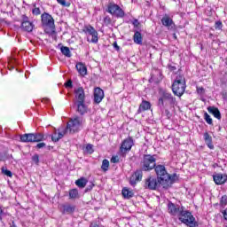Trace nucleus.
I'll return each mask as SVG.
<instances>
[{
    "label": "nucleus",
    "mask_w": 227,
    "mask_h": 227,
    "mask_svg": "<svg viewBox=\"0 0 227 227\" xmlns=\"http://www.w3.org/2000/svg\"><path fill=\"white\" fill-rule=\"evenodd\" d=\"M154 171L163 189H169V187L173 185L176 174L170 176L166 170V167L164 165H156L154 167Z\"/></svg>",
    "instance_id": "obj_1"
},
{
    "label": "nucleus",
    "mask_w": 227,
    "mask_h": 227,
    "mask_svg": "<svg viewBox=\"0 0 227 227\" xmlns=\"http://www.w3.org/2000/svg\"><path fill=\"white\" fill-rule=\"evenodd\" d=\"M185 88H187V85H185V77L177 75L172 84V91L174 95L179 98L182 97V95L185 93Z\"/></svg>",
    "instance_id": "obj_2"
},
{
    "label": "nucleus",
    "mask_w": 227,
    "mask_h": 227,
    "mask_svg": "<svg viewBox=\"0 0 227 227\" xmlns=\"http://www.w3.org/2000/svg\"><path fill=\"white\" fill-rule=\"evenodd\" d=\"M81 127H82V119L79 116H75L69 120L64 132L76 134V132L81 130Z\"/></svg>",
    "instance_id": "obj_3"
},
{
    "label": "nucleus",
    "mask_w": 227,
    "mask_h": 227,
    "mask_svg": "<svg viewBox=\"0 0 227 227\" xmlns=\"http://www.w3.org/2000/svg\"><path fill=\"white\" fill-rule=\"evenodd\" d=\"M157 155L144 154L141 161V168L143 171H152L157 166Z\"/></svg>",
    "instance_id": "obj_4"
},
{
    "label": "nucleus",
    "mask_w": 227,
    "mask_h": 227,
    "mask_svg": "<svg viewBox=\"0 0 227 227\" xmlns=\"http://www.w3.org/2000/svg\"><path fill=\"white\" fill-rule=\"evenodd\" d=\"M179 217V221L181 223H184V224H186V226L189 227H196L198 226V223H196V218L192 215V214L187 210H184V207L180 211L179 215H177Z\"/></svg>",
    "instance_id": "obj_5"
},
{
    "label": "nucleus",
    "mask_w": 227,
    "mask_h": 227,
    "mask_svg": "<svg viewBox=\"0 0 227 227\" xmlns=\"http://www.w3.org/2000/svg\"><path fill=\"white\" fill-rule=\"evenodd\" d=\"M22 143H40L43 141V134L42 133H26L20 136Z\"/></svg>",
    "instance_id": "obj_6"
},
{
    "label": "nucleus",
    "mask_w": 227,
    "mask_h": 227,
    "mask_svg": "<svg viewBox=\"0 0 227 227\" xmlns=\"http://www.w3.org/2000/svg\"><path fill=\"white\" fill-rule=\"evenodd\" d=\"M162 185L160 180L154 178L153 176H149L145 180L144 187L148 189L149 191H157L159 187Z\"/></svg>",
    "instance_id": "obj_7"
},
{
    "label": "nucleus",
    "mask_w": 227,
    "mask_h": 227,
    "mask_svg": "<svg viewBox=\"0 0 227 227\" xmlns=\"http://www.w3.org/2000/svg\"><path fill=\"white\" fill-rule=\"evenodd\" d=\"M107 12L111 15H114V17H118L120 19L125 17V12H123V9L116 4L110 3L107 6Z\"/></svg>",
    "instance_id": "obj_8"
},
{
    "label": "nucleus",
    "mask_w": 227,
    "mask_h": 227,
    "mask_svg": "<svg viewBox=\"0 0 227 227\" xmlns=\"http://www.w3.org/2000/svg\"><path fill=\"white\" fill-rule=\"evenodd\" d=\"M41 20L43 26L49 27L50 29H55L56 26L54 25V18L47 12H44L41 15Z\"/></svg>",
    "instance_id": "obj_9"
},
{
    "label": "nucleus",
    "mask_w": 227,
    "mask_h": 227,
    "mask_svg": "<svg viewBox=\"0 0 227 227\" xmlns=\"http://www.w3.org/2000/svg\"><path fill=\"white\" fill-rule=\"evenodd\" d=\"M132 146H134V140L132 139V137H128L124 139L120 147L121 153L125 155L127 152H130V150H132Z\"/></svg>",
    "instance_id": "obj_10"
},
{
    "label": "nucleus",
    "mask_w": 227,
    "mask_h": 227,
    "mask_svg": "<svg viewBox=\"0 0 227 227\" xmlns=\"http://www.w3.org/2000/svg\"><path fill=\"white\" fill-rule=\"evenodd\" d=\"M83 31L84 33H86V35H90V36H92L90 40L92 43H97L98 42V32L95 30V27H93L92 26H87L84 27Z\"/></svg>",
    "instance_id": "obj_11"
},
{
    "label": "nucleus",
    "mask_w": 227,
    "mask_h": 227,
    "mask_svg": "<svg viewBox=\"0 0 227 227\" xmlns=\"http://www.w3.org/2000/svg\"><path fill=\"white\" fill-rule=\"evenodd\" d=\"M161 24L168 29H175V22L169 18V15L165 14L161 19Z\"/></svg>",
    "instance_id": "obj_12"
},
{
    "label": "nucleus",
    "mask_w": 227,
    "mask_h": 227,
    "mask_svg": "<svg viewBox=\"0 0 227 227\" xmlns=\"http://www.w3.org/2000/svg\"><path fill=\"white\" fill-rule=\"evenodd\" d=\"M74 95L76 98V103L84 102L86 99V94L84 93V89L82 87H79L74 90Z\"/></svg>",
    "instance_id": "obj_13"
},
{
    "label": "nucleus",
    "mask_w": 227,
    "mask_h": 227,
    "mask_svg": "<svg viewBox=\"0 0 227 227\" xmlns=\"http://www.w3.org/2000/svg\"><path fill=\"white\" fill-rule=\"evenodd\" d=\"M104 100V90L98 87L94 90V102L100 104Z\"/></svg>",
    "instance_id": "obj_14"
},
{
    "label": "nucleus",
    "mask_w": 227,
    "mask_h": 227,
    "mask_svg": "<svg viewBox=\"0 0 227 227\" xmlns=\"http://www.w3.org/2000/svg\"><path fill=\"white\" fill-rule=\"evenodd\" d=\"M213 180L216 185H223L226 184L227 176L225 174H215L213 176Z\"/></svg>",
    "instance_id": "obj_15"
},
{
    "label": "nucleus",
    "mask_w": 227,
    "mask_h": 227,
    "mask_svg": "<svg viewBox=\"0 0 227 227\" xmlns=\"http://www.w3.org/2000/svg\"><path fill=\"white\" fill-rule=\"evenodd\" d=\"M168 208L169 214H171L172 215H179L184 207H177L176 205H175L173 202H168Z\"/></svg>",
    "instance_id": "obj_16"
},
{
    "label": "nucleus",
    "mask_w": 227,
    "mask_h": 227,
    "mask_svg": "<svg viewBox=\"0 0 227 227\" xmlns=\"http://www.w3.org/2000/svg\"><path fill=\"white\" fill-rule=\"evenodd\" d=\"M163 95V98L164 100H168V104L170 106H173V107H175V106H176L178 103L176 102V98L173 97V94L169 93V92H166L164 91L162 93Z\"/></svg>",
    "instance_id": "obj_17"
},
{
    "label": "nucleus",
    "mask_w": 227,
    "mask_h": 227,
    "mask_svg": "<svg viewBox=\"0 0 227 227\" xmlns=\"http://www.w3.org/2000/svg\"><path fill=\"white\" fill-rule=\"evenodd\" d=\"M33 27H35V25L29 20H23L21 23V28L23 31H27V33H31Z\"/></svg>",
    "instance_id": "obj_18"
},
{
    "label": "nucleus",
    "mask_w": 227,
    "mask_h": 227,
    "mask_svg": "<svg viewBox=\"0 0 227 227\" xmlns=\"http://www.w3.org/2000/svg\"><path fill=\"white\" fill-rule=\"evenodd\" d=\"M76 70L82 77H84V75H87L88 74V68L86 67V65L82 64V62L76 64Z\"/></svg>",
    "instance_id": "obj_19"
},
{
    "label": "nucleus",
    "mask_w": 227,
    "mask_h": 227,
    "mask_svg": "<svg viewBox=\"0 0 227 227\" xmlns=\"http://www.w3.org/2000/svg\"><path fill=\"white\" fill-rule=\"evenodd\" d=\"M75 104L77 106V113H79V114L83 116V114H86V113H88V106H86L84 102H79Z\"/></svg>",
    "instance_id": "obj_20"
},
{
    "label": "nucleus",
    "mask_w": 227,
    "mask_h": 227,
    "mask_svg": "<svg viewBox=\"0 0 227 227\" xmlns=\"http://www.w3.org/2000/svg\"><path fill=\"white\" fill-rule=\"evenodd\" d=\"M207 111L210 114H213L215 118H216L217 120H221L222 116H221V112L219 111V108L215 106H208Z\"/></svg>",
    "instance_id": "obj_21"
},
{
    "label": "nucleus",
    "mask_w": 227,
    "mask_h": 227,
    "mask_svg": "<svg viewBox=\"0 0 227 227\" xmlns=\"http://www.w3.org/2000/svg\"><path fill=\"white\" fill-rule=\"evenodd\" d=\"M150 107H152V105L150 104V102H148L146 100H143L139 106L138 110H137V114H141V113H143V111H148V109H150Z\"/></svg>",
    "instance_id": "obj_22"
},
{
    "label": "nucleus",
    "mask_w": 227,
    "mask_h": 227,
    "mask_svg": "<svg viewBox=\"0 0 227 227\" xmlns=\"http://www.w3.org/2000/svg\"><path fill=\"white\" fill-rule=\"evenodd\" d=\"M62 214H74L75 212V206L70 205V204H66L62 206Z\"/></svg>",
    "instance_id": "obj_23"
},
{
    "label": "nucleus",
    "mask_w": 227,
    "mask_h": 227,
    "mask_svg": "<svg viewBox=\"0 0 227 227\" xmlns=\"http://www.w3.org/2000/svg\"><path fill=\"white\" fill-rule=\"evenodd\" d=\"M204 141L206 145L210 148V150H214V145L212 144V137L208 134V132L204 133Z\"/></svg>",
    "instance_id": "obj_24"
},
{
    "label": "nucleus",
    "mask_w": 227,
    "mask_h": 227,
    "mask_svg": "<svg viewBox=\"0 0 227 227\" xmlns=\"http://www.w3.org/2000/svg\"><path fill=\"white\" fill-rule=\"evenodd\" d=\"M133 40L137 45H143V35L139 31L135 32Z\"/></svg>",
    "instance_id": "obj_25"
},
{
    "label": "nucleus",
    "mask_w": 227,
    "mask_h": 227,
    "mask_svg": "<svg viewBox=\"0 0 227 227\" xmlns=\"http://www.w3.org/2000/svg\"><path fill=\"white\" fill-rule=\"evenodd\" d=\"M86 184H88V179H86V177H81L75 181V185L80 189H84V187H86Z\"/></svg>",
    "instance_id": "obj_26"
},
{
    "label": "nucleus",
    "mask_w": 227,
    "mask_h": 227,
    "mask_svg": "<svg viewBox=\"0 0 227 227\" xmlns=\"http://www.w3.org/2000/svg\"><path fill=\"white\" fill-rule=\"evenodd\" d=\"M122 196L126 198V200H130V198H134V192L129 190L128 188L122 189Z\"/></svg>",
    "instance_id": "obj_27"
},
{
    "label": "nucleus",
    "mask_w": 227,
    "mask_h": 227,
    "mask_svg": "<svg viewBox=\"0 0 227 227\" xmlns=\"http://www.w3.org/2000/svg\"><path fill=\"white\" fill-rule=\"evenodd\" d=\"M66 134H68V132H65V129L63 131H59V133H57L58 137H51V141H53V143H58L59 139H63Z\"/></svg>",
    "instance_id": "obj_28"
},
{
    "label": "nucleus",
    "mask_w": 227,
    "mask_h": 227,
    "mask_svg": "<svg viewBox=\"0 0 227 227\" xmlns=\"http://www.w3.org/2000/svg\"><path fill=\"white\" fill-rule=\"evenodd\" d=\"M60 51L64 56H66V58H72V51H70V48L67 46H61Z\"/></svg>",
    "instance_id": "obj_29"
},
{
    "label": "nucleus",
    "mask_w": 227,
    "mask_h": 227,
    "mask_svg": "<svg viewBox=\"0 0 227 227\" xmlns=\"http://www.w3.org/2000/svg\"><path fill=\"white\" fill-rule=\"evenodd\" d=\"M143 171L145 170L141 168L140 169H137L132 176H134L137 182H141V180H143Z\"/></svg>",
    "instance_id": "obj_30"
},
{
    "label": "nucleus",
    "mask_w": 227,
    "mask_h": 227,
    "mask_svg": "<svg viewBox=\"0 0 227 227\" xmlns=\"http://www.w3.org/2000/svg\"><path fill=\"white\" fill-rule=\"evenodd\" d=\"M79 198V191L77 189H72L69 191V199L76 200Z\"/></svg>",
    "instance_id": "obj_31"
},
{
    "label": "nucleus",
    "mask_w": 227,
    "mask_h": 227,
    "mask_svg": "<svg viewBox=\"0 0 227 227\" xmlns=\"http://www.w3.org/2000/svg\"><path fill=\"white\" fill-rule=\"evenodd\" d=\"M204 120L207 125H214V121L207 112L204 113Z\"/></svg>",
    "instance_id": "obj_32"
},
{
    "label": "nucleus",
    "mask_w": 227,
    "mask_h": 227,
    "mask_svg": "<svg viewBox=\"0 0 227 227\" xmlns=\"http://www.w3.org/2000/svg\"><path fill=\"white\" fill-rule=\"evenodd\" d=\"M101 169L106 173V171L109 170V161L107 160H103Z\"/></svg>",
    "instance_id": "obj_33"
},
{
    "label": "nucleus",
    "mask_w": 227,
    "mask_h": 227,
    "mask_svg": "<svg viewBox=\"0 0 227 227\" xmlns=\"http://www.w3.org/2000/svg\"><path fill=\"white\" fill-rule=\"evenodd\" d=\"M3 175H5V176H9L10 178H12V176H13V173H12V171L8 170L6 168L3 167L1 169Z\"/></svg>",
    "instance_id": "obj_34"
},
{
    "label": "nucleus",
    "mask_w": 227,
    "mask_h": 227,
    "mask_svg": "<svg viewBox=\"0 0 227 227\" xmlns=\"http://www.w3.org/2000/svg\"><path fill=\"white\" fill-rule=\"evenodd\" d=\"M220 205H221L222 207H226V205H227V196H226V195H223V196L221 198Z\"/></svg>",
    "instance_id": "obj_35"
},
{
    "label": "nucleus",
    "mask_w": 227,
    "mask_h": 227,
    "mask_svg": "<svg viewBox=\"0 0 227 227\" xmlns=\"http://www.w3.org/2000/svg\"><path fill=\"white\" fill-rule=\"evenodd\" d=\"M137 179L135 178L134 176H131L130 179H129V184L130 185H132L133 187L136 185V184H137Z\"/></svg>",
    "instance_id": "obj_36"
},
{
    "label": "nucleus",
    "mask_w": 227,
    "mask_h": 227,
    "mask_svg": "<svg viewBox=\"0 0 227 227\" xmlns=\"http://www.w3.org/2000/svg\"><path fill=\"white\" fill-rule=\"evenodd\" d=\"M164 100L166 99H164V96L162 95L158 100V106L160 107H164Z\"/></svg>",
    "instance_id": "obj_37"
},
{
    "label": "nucleus",
    "mask_w": 227,
    "mask_h": 227,
    "mask_svg": "<svg viewBox=\"0 0 227 227\" xmlns=\"http://www.w3.org/2000/svg\"><path fill=\"white\" fill-rule=\"evenodd\" d=\"M215 29H223V22L222 21H216L215 23Z\"/></svg>",
    "instance_id": "obj_38"
},
{
    "label": "nucleus",
    "mask_w": 227,
    "mask_h": 227,
    "mask_svg": "<svg viewBox=\"0 0 227 227\" xmlns=\"http://www.w3.org/2000/svg\"><path fill=\"white\" fill-rule=\"evenodd\" d=\"M86 152H88V153H93V145H87L86 146Z\"/></svg>",
    "instance_id": "obj_39"
},
{
    "label": "nucleus",
    "mask_w": 227,
    "mask_h": 227,
    "mask_svg": "<svg viewBox=\"0 0 227 227\" xmlns=\"http://www.w3.org/2000/svg\"><path fill=\"white\" fill-rule=\"evenodd\" d=\"M32 160L33 162H35V164H38L40 162V158L38 156V154H35L33 157H32Z\"/></svg>",
    "instance_id": "obj_40"
},
{
    "label": "nucleus",
    "mask_w": 227,
    "mask_h": 227,
    "mask_svg": "<svg viewBox=\"0 0 227 227\" xmlns=\"http://www.w3.org/2000/svg\"><path fill=\"white\" fill-rule=\"evenodd\" d=\"M32 13H33L34 15H40V13H42V12L40 11V8L35 7V8H34V9L32 10Z\"/></svg>",
    "instance_id": "obj_41"
},
{
    "label": "nucleus",
    "mask_w": 227,
    "mask_h": 227,
    "mask_svg": "<svg viewBox=\"0 0 227 227\" xmlns=\"http://www.w3.org/2000/svg\"><path fill=\"white\" fill-rule=\"evenodd\" d=\"M57 3H59V4H61L62 6H70V4H67L65 0H57Z\"/></svg>",
    "instance_id": "obj_42"
},
{
    "label": "nucleus",
    "mask_w": 227,
    "mask_h": 227,
    "mask_svg": "<svg viewBox=\"0 0 227 227\" xmlns=\"http://www.w3.org/2000/svg\"><path fill=\"white\" fill-rule=\"evenodd\" d=\"M111 162H113L114 164H117V162H120V158L118 156H113L111 158Z\"/></svg>",
    "instance_id": "obj_43"
},
{
    "label": "nucleus",
    "mask_w": 227,
    "mask_h": 227,
    "mask_svg": "<svg viewBox=\"0 0 227 227\" xmlns=\"http://www.w3.org/2000/svg\"><path fill=\"white\" fill-rule=\"evenodd\" d=\"M104 23L106 25V26H109V24H111V18L109 16H106L104 18Z\"/></svg>",
    "instance_id": "obj_44"
},
{
    "label": "nucleus",
    "mask_w": 227,
    "mask_h": 227,
    "mask_svg": "<svg viewBox=\"0 0 227 227\" xmlns=\"http://www.w3.org/2000/svg\"><path fill=\"white\" fill-rule=\"evenodd\" d=\"M197 93L199 95H203V93H205V89H203V87H197Z\"/></svg>",
    "instance_id": "obj_45"
},
{
    "label": "nucleus",
    "mask_w": 227,
    "mask_h": 227,
    "mask_svg": "<svg viewBox=\"0 0 227 227\" xmlns=\"http://www.w3.org/2000/svg\"><path fill=\"white\" fill-rule=\"evenodd\" d=\"M93 187H95V184L93 183H90V184L88 185L87 188L85 189V192H90V191H91Z\"/></svg>",
    "instance_id": "obj_46"
},
{
    "label": "nucleus",
    "mask_w": 227,
    "mask_h": 227,
    "mask_svg": "<svg viewBox=\"0 0 227 227\" xmlns=\"http://www.w3.org/2000/svg\"><path fill=\"white\" fill-rule=\"evenodd\" d=\"M66 88H73V84H72V80H68L66 83H65Z\"/></svg>",
    "instance_id": "obj_47"
},
{
    "label": "nucleus",
    "mask_w": 227,
    "mask_h": 227,
    "mask_svg": "<svg viewBox=\"0 0 227 227\" xmlns=\"http://www.w3.org/2000/svg\"><path fill=\"white\" fill-rule=\"evenodd\" d=\"M36 148H45V143L42 142L36 145Z\"/></svg>",
    "instance_id": "obj_48"
},
{
    "label": "nucleus",
    "mask_w": 227,
    "mask_h": 227,
    "mask_svg": "<svg viewBox=\"0 0 227 227\" xmlns=\"http://www.w3.org/2000/svg\"><path fill=\"white\" fill-rule=\"evenodd\" d=\"M222 215L223 216V219H225V221H227V208L224 209L223 211H222Z\"/></svg>",
    "instance_id": "obj_49"
},
{
    "label": "nucleus",
    "mask_w": 227,
    "mask_h": 227,
    "mask_svg": "<svg viewBox=\"0 0 227 227\" xmlns=\"http://www.w3.org/2000/svg\"><path fill=\"white\" fill-rule=\"evenodd\" d=\"M132 24H133V26H134L135 27H137V26H139V20H134L132 21Z\"/></svg>",
    "instance_id": "obj_50"
},
{
    "label": "nucleus",
    "mask_w": 227,
    "mask_h": 227,
    "mask_svg": "<svg viewBox=\"0 0 227 227\" xmlns=\"http://www.w3.org/2000/svg\"><path fill=\"white\" fill-rule=\"evenodd\" d=\"M165 114L167 118H169V116H171V113H169V110H165Z\"/></svg>",
    "instance_id": "obj_51"
},
{
    "label": "nucleus",
    "mask_w": 227,
    "mask_h": 227,
    "mask_svg": "<svg viewBox=\"0 0 227 227\" xmlns=\"http://www.w3.org/2000/svg\"><path fill=\"white\" fill-rule=\"evenodd\" d=\"M114 47L116 49V51H120V46H118L117 43H114Z\"/></svg>",
    "instance_id": "obj_52"
},
{
    "label": "nucleus",
    "mask_w": 227,
    "mask_h": 227,
    "mask_svg": "<svg viewBox=\"0 0 227 227\" xmlns=\"http://www.w3.org/2000/svg\"><path fill=\"white\" fill-rule=\"evenodd\" d=\"M169 68H170V70H172V71L176 70V67H175V66H170Z\"/></svg>",
    "instance_id": "obj_53"
},
{
    "label": "nucleus",
    "mask_w": 227,
    "mask_h": 227,
    "mask_svg": "<svg viewBox=\"0 0 227 227\" xmlns=\"http://www.w3.org/2000/svg\"><path fill=\"white\" fill-rule=\"evenodd\" d=\"M23 20H29V18H27L26 15H23Z\"/></svg>",
    "instance_id": "obj_54"
},
{
    "label": "nucleus",
    "mask_w": 227,
    "mask_h": 227,
    "mask_svg": "<svg viewBox=\"0 0 227 227\" xmlns=\"http://www.w3.org/2000/svg\"><path fill=\"white\" fill-rule=\"evenodd\" d=\"M90 227H98V224H97V223H95V224L91 223V224L90 225Z\"/></svg>",
    "instance_id": "obj_55"
},
{
    "label": "nucleus",
    "mask_w": 227,
    "mask_h": 227,
    "mask_svg": "<svg viewBox=\"0 0 227 227\" xmlns=\"http://www.w3.org/2000/svg\"><path fill=\"white\" fill-rule=\"evenodd\" d=\"M51 137H58V132H54V135L53 136H51Z\"/></svg>",
    "instance_id": "obj_56"
},
{
    "label": "nucleus",
    "mask_w": 227,
    "mask_h": 227,
    "mask_svg": "<svg viewBox=\"0 0 227 227\" xmlns=\"http://www.w3.org/2000/svg\"><path fill=\"white\" fill-rule=\"evenodd\" d=\"M222 95H223V98H226V93L225 92H223Z\"/></svg>",
    "instance_id": "obj_57"
},
{
    "label": "nucleus",
    "mask_w": 227,
    "mask_h": 227,
    "mask_svg": "<svg viewBox=\"0 0 227 227\" xmlns=\"http://www.w3.org/2000/svg\"><path fill=\"white\" fill-rule=\"evenodd\" d=\"M10 227H17V225L15 224V223H12V224Z\"/></svg>",
    "instance_id": "obj_58"
},
{
    "label": "nucleus",
    "mask_w": 227,
    "mask_h": 227,
    "mask_svg": "<svg viewBox=\"0 0 227 227\" xmlns=\"http://www.w3.org/2000/svg\"><path fill=\"white\" fill-rule=\"evenodd\" d=\"M160 75H162V73L160 71H157Z\"/></svg>",
    "instance_id": "obj_59"
},
{
    "label": "nucleus",
    "mask_w": 227,
    "mask_h": 227,
    "mask_svg": "<svg viewBox=\"0 0 227 227\" xmlns=\"http://www.w3.org/2000/svg\"><path fill=\"white\" fill-rule=\"evenodd\" d=\"M173 36H174V38H176V34H174V35H173Z\"/></svg>",
    "instance_id": "obj_60"
},
{
    "label": "nucleus",
    "mask_w": 227,
    "mask_h": 227,
    "mask_svg": "<svg viewBox=\"0 0 227 227\" xmlns=\"http://www.w3.org/2000/svg\"><path fill=\"white\" fill-rule=\"evenodd\" d=\"M225 227H227V226H225Z\"/></svg>",
    "instance_id": "obj_61"
}]
</instances>
